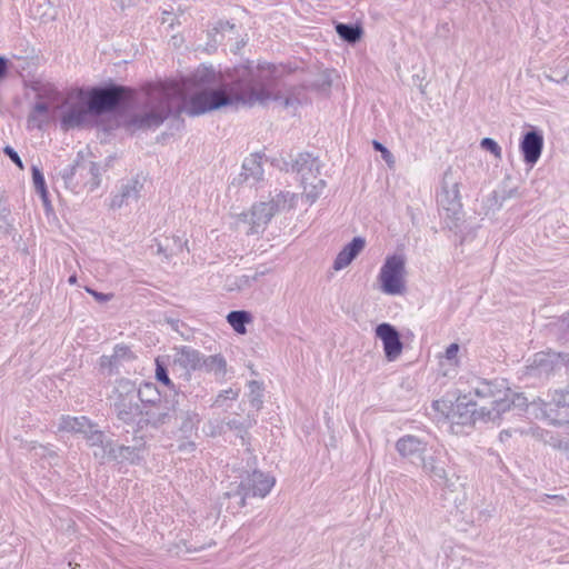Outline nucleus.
I'll return each instance as SVG.
<instances>
[{
    "mask_svg": "<svg viewBox=\"0 0 569 569\" xmlns=\"http://www.w3.org/2000/svg\"><path fill=\"white\" fill-rule=\"evenodd\" d=\"M274 70L270 63L240 68L236 81L229 87L197 96L192 100L191 113H207L224 107H252L269 101L280 102L286 109H297L309 102L308 88L303 84L279 89Z\"/></svg>",
    "mask_w": 569,
    "mask_h": 569,
    "instance_id": "nucleus-1",
    "label": "nucleus"
},
{
    "mask_svg": "<svg viewBox=\"0 0 569 569\" xmlns=\"http://www.w3.org/2000/svg\"><path fill=\"white\" fill-rule=\"evenodd\" d=\"M469 399L475 397L477 400L478 416H481V420L496 421L501 416L509 411L512 407H525L527 406V399L520 395L513 392L503 379L487 380L482 378H475L469 385Z\"/></svg>",
    "mask_w": 569,
    "mask_h": 569,
    "instance_id": "nucleus-2",
    "label": "nucleus"
},
{
    "mask_svg": "<svg viewBox=\"0 0 569 569\" xmlns=\"http://www.w3.org/2000/svg\"><path fill=\"white\" fill-rule=\"evenodd\" d=\"M180 90L177 86L157 84L148 90L147 109L133 114L129 126L133 129L148 130L160 127L172 112L171 100Z\"/></svg>",
    "mask_w": 569,
    "mask_h": 569,
    "instance_id": "nucleus-3",
    "label": "nucleus"
},
{
    "mask_svg": "<svg viewBox=\"0 0 569 569\" xmlns=\"http://www.w3.org/2000/svg\"><path fill=\"white\" fill-rule=\"evenodd\" d=\"M88 151H78L73 163L60 171L64 186L73 192L83 188L92 192L101 184L100 166L88 159Z\"/></svg>",
    "mask_w": 569,
    "mask_h": 569,
    "instance_id": "nucleus-4",
    "label": "nucleus"
},
{
    "mask_svg": "<svg viewBox=\"0 0 569 569\" xmlns=\"http://www.w3.org/2000/svg\"><path fill=\"white\" fill-rule=\"evenodd\" d=\"M250 66H253L250 63ZM243 66H239L234 68L233 73L230 77V80L228 81H221L220 76L216 73V71L212 68L209 67H199L194 70V72L186 79V83L190 84L194 88L200 89L198 92L192 94L188 100L184 101L182 110L190 117H198L202 113H191L192 112V100L202 93L212 92L216 90H220L221 88H227L230 84H232L237 79V72L240 68ZM244 67H249V64H246Z\"/></svg>",
    "mask_w": 569,
    "mask_h": 569,
    "instance_id": "nucleus-5",
    "label": "nucleus"
},
{
    "mask_svg": "<svg viewBox=\"0 0 569 569\" xmlns=\"http://www.w3.org/2000/svg\"><path fill=\"white\" fill-rule=\"evenodd\" d=\"M292 169L300 174L301 184L303 186V193L306 198L312 203L315 202L326 187V181L320 176L319 160L310 153H300L293 164Z\"/></svg>",
    "mask_w": 569,
    "mask_h": 569,
    "instance_id": "nucleus-6",
    "label": "nucleus"
},
{
    "mask_svg": "<svg viewBox=\"0 0 569 569\" xmlns=\"http://www.w3.org/2000/svg\"><path fill=\"white\" fill-rule=\"evenodd\" d=\"M274 483V477L254 470L241 480L236 491H229L226 496L233 500V508L238 510L246 506L248 497L264 498L271 491Z\"/></svg>",
    "mask_w": 569,
    "mask_h": 569,
    "instance_id": "nucleus-7",
    "label": "nucleus"
},
{
    "mask_svg": "<svg viewBox=\"0 0 569 569\" xmlns=\"http://www.w3.org/2000/svg\"><path fill=\"white\" fill-rule=\"evenodd\" d=\"M406 257L402 253L388 256L380 268L378 281L380 290L390 296L402 295L406 290Z\"/></svg>",
    "mask_w": 569,
    "mask_h": 569,
    "instance_id": "nucleus-8",
    "label": "nucleus"
},
{
    "mask_svg": "<svg viewBox=\"0 0 569 569\" xmlns=\"http://www.w3.org/2000/svg\"><path fill=\"white\" fill-rule=\"evenodd\" d=\"M113 411L119 420L130 425L138 423L142 406L137 400L136 386L129 380H121L114 389Z\"/></svg>",
    "mask_w": 569,
    "mask_h": 569,
    "instance_id": "nucleus-9",
    "label": "nucleus"
},
{
    "mask_svg": "<svg viewBox=\"0 0 569 569\" xmlns=\"http://www.w3.org/2000/svg\"><path fill=\"white\" fill-rule=\"evenodd\" d=\"M460 182L459 172L452 167L447 168L442 176L440 191L437 194V202L439 208L446 212V217L450 219H458L462 210Z\"/></svg>",
    "mask_w": 569,
    "mask_h": 569,
    "instance_id": "nucleus-10",
    "label": "nucleus"
},
{
    "mask_svg": "<svg viewBox=\"0 0 569 569\" xmlns=\"http://www.w3.org/2000/svg\"><path fill=\"white\" fill-rule=\"evenodd\" d=\"M130 90L122 86L110 84L90 90L88 94V108L93 114L114 110L128 98Z\"/></svg>",
    "mask_w": 569,
    "mask_h": 569,
    "instance_id": "nucleus-11",
    "label": "nucleus"
},
{
    "mask_svg": "<svg viewBox=\"0 0 569 569\" xmlns=\"http://www.w3.org/2000/svg\"><path fill=\"white\" fill-rule=\"evenodd\" d=\"M435 410L440 411L452 425H468L481 419L473 413L478 411L477 402L468 399V396L459 397L455 405H447L445 400H436L432 403Z\"/></svg>",
    "mask_w": 569,
    "mask_h": 569,
    "instance_id": "nucleus-12",
    "label": "nucleus"
},
{
    "mask_svg": "<svg viewBox=\"0 0 569 569\" xmlns=\"http://www.w3.org/2000/svg\"><path fill=\"white\" fill-rule=\"evenodd\" d=\"M177 410L168 400H159L151 405L142 406V412L138 425L142 427L160 428L170 425L176 418Z\"/></svg>",
    "mask_w": 569,
    "mask_h": 569,
    "instance_id": "nucleus-13",
    "label": "nucleus"
},
{
    "mask_svg": "<svg viewBox=\"0 0 569 569\" xmlns=\"http://www.w3.org/2000/svg\"><path fill=\"white\" fill-rule=\"evenodd\" d=\"M542 416L551 425L561 426L569 422V391L555 390L549 401H541Z\"/></svg>",
    "mask_w": 569,
    "mask_h": 569,
    "instance_id": "nucleus-14",
    "label": "nucleus"
},
{
    "mask_svg": "<svg viewBox=\"0 0 569 569\" xmlns=\"http://www.w3.org/2000/svg\"><path fill=\"white\" fill-rule=\"evenodd\" d=\"M447 467V453L440 450L435 451V453L429 457L422 458L421 468L423 473L438 486L445 487L448 485Z\"/></svg>",
    "mask_w": 569,
    "mask_h": 569,
    "instance_id": "nucleus-15",
    "label": "nucleus"
},
{
    "mask_svg": "<svg viewBox=\"0 0 569 569\" xmlns=\"http://www.w3.org/2000/svg\"><path fill=\"white\" fill-rule=\"evenodd\" d=\"M376 336L382 341L387 360H397L403 349V345L397 329L392 325L383 322L377 326Z\"/></svg>",
    "mask_w": 569,
    "mask_h": 569,
    "instance_id": "nucleus-16",
    "label": "nucleus"
},
{
    "mask_svg": "<svg viewBox=\"0 0 569 569\" xmlns=\"http://www.w3.org/2000/svg\"><path fill=\"white\" fill-rule=\"evenodd\" d=\"M201 359L202 353L199 350L181 346L176 348L173 366L182 371L186 380H190L192 372L201 371Z\"/></svg>",
    "mask_w": 569,
    "mask_h": 569,
    "instance_id": "nucleus-17",
    "label": "nucleus"
},
{
    "mask_svg": "<svg viewBox=\"0 0 569 569\" xmlns=\"http://www.w3.org/2000/svg\"><path fill=\"white\" fill-rule=\"evenodd\" d=\"M560 358L561 353L538 352L527 366V375L536 378L549 377L559 365Z\"/></svg>",
    "mask_w": 569,
    "mask_h": 569,
    "instance_id": "nucleus-18",
    "label": "nucleus"
},
{
    "mask_svg": "<svg viewBox=\"0 0 569 569\" xmlns=\"http://www.w3.org/2000/svg\"><path fill=\"white\" fill-rule=\"evenodd\" d=\"M523 161L531 168L538 162L543 149V136L537 130L528 131L520 141Z\"/></svg>",
    "mask_w": 569,
    "mask_h": 569,
    "instance_id": "nucleus-19",
    "label": "nucleus"
},
{
    "mask_svg": "<svg viewBox=\"0 0 569 569\" xmlns=\"http://www.w3.org/2000/svg\"><path fill=\"white\" fill-rule=\"evenodd\" d=\"M273 216L274 214L272 208L268 207L266 202H259L257 204H253L250 212L243 214L244 222H248L250 224L246 233H259L264 229V227L269 223Z\"/></svg>",
    "mask_w": 569,
    "mask_h": 569,
    "instance_id": "nucleus-20",
    "label": "nucleus"
},
{
    "mask_svg": "<svg viewBox=\"0 0 569 569\" xmlns=\"http://www.w3.org/2000/svg\"><path fill=\"white\" fill-rule=\"evenodd\" d=\"M143 446L116 445L112 441L106 443V458L117 462L137 463L142 459Z\"/></svg>",
    "mask_w": 569,
    "mask_h": 569,
    "instance_id": "nucleus-21",
    "label": "nucleus"
},
{
    "mask_svg": "<svg viewBox=\"0 0 569 569\" xmlns=\"http://www.w3.org/2000/svg\"><path fill=\"white\" fill-rule=\"evenodd\" d=\"M142 183L137 179L132 178L123 182L119 191L111 198L110 208L120 209L124 204H129L132 201H137L140 197Z\"/></svg>",
    "mask_w": 569,
    "mask_h": 569,
    "instance_id": "nucleus-22",
    "label": "nucleus"
},
{
    "mask_svg": "<svg viewBox=\"0 0 569 569\" xmlns=\"http://www.w3.org/2000/svg\"><path fill=\"white\" fill-rule=\"evenodd\" d=\"M396 450L403 459L421 457L427 450V442L413 435H405L396 441Z\"/></svg>",
    "mask_w": 569,
    "mask_h": 569,
    "instance_id": "nucleus-23",
    "label": "nucleus"
},
{
    "mask_svg": "<svg viewBox=\"0 0 569 569\" xmlns=\"http://www.w3.org/2000/svg\"><path fill=\"white\" fill-rule=\"evenodd\" d=\"M366 241L361 237H355L348 244H346L337 254L332 268L336 271L342 270L348 267L352 260L362 251Z\"/></svg>",
    "mask_w": 569,
    "mask_h": 569,
    "instance_id": "nucleus-24",
    "label": "nucleus"
},
{
    "mask_svg": "<svg viewBox=\"0 0 569 569\" xmlns=\"http://www.w3.org/2000/svg\"><path fill=\"white\" fill-rule=\"evenodd\" d=\"M269 269H257L251 273L241 276H231L227 278V288L229 291H242L249 289L256 283L261 277L266 276Z\"/></svg>",
    "mask_w": 569,
    "mask_h": 569,
    "instance_id": "nucleus-25",
    "label": "nucleus"
},
{
    "mask_svg": "<svg viewBox=\"0 0 569 569\" xmlns=\"http://www.w3.org/2000/svg\"><path fill=\"white\" fill-rule=\"evenodd\" d=\"M241 177L243 181L256 183L263 177V169L261 164V157L259 154H251L246 158L242 163Z\"/></svg>",
    "mask_w": 569,
    "mask_h": 569,
    "instance_id": "nucleus-26",
    "label": "nucleus"
},
{
    "mask_svg": "<svg viewBox=\"0 0 569 569\" xmlns=\"http://www.w3.org/2000/svg\"><path fill=\"white\" fill-rule=\"evenodd\" d=\"M89 112L88 104H73L62 116L61 123L66 128L79 127L86 122Z\"/></svg>",
    "mask_w": 569,
    "mask_h": 569,
    "instance_id": "nucleus-27",
    "label": "nucleus"
},
{
    "mask_svg": "<svg viewBox=\"0 0 569 569\" xmlns=\"http://www.w3.org/2000/svg\"><path fill=\"white\" fill-rule=\"evenodd\" d=\"M201 371L212 373L217 377H224L227 372V360L222 355H202Z\"/></svg>",
    "mask_w": 569,
    "mask_h": 569,
    "instance_id": "nucleus-28",
    "label": "nucleus"
},
{
    "mask_svg": "<svg viewBox=\"0 0 569 569\" xmlns=\"http://www.w3.org/2000/svg\"><path fill=\"white\" fill-rule=\"evenodd\" d=\"M252 315L246 310H233L227 315V321L239 335L247 332L246 325L252 322Z\"/></svg>",
    "mask_w": 569,
    "mask_h": 569,
    "instance_id": "nucleus-29",
    "label": "nucleus"
},
{
    "mask_svg": "<svg viewBox=\"0 0 569 569\" xmlns=\"http://www.w3.org/2000/svg\"><path fill=\"white\" fill-rule=\"evenodd\" d=\"M88 420L89 419L84 416H62L60 418L58 429L59 431L80 433V431H84V429L88 428Z\"/></svg>",
    "mask_w": 569,
    "mask_h": 569,
    "instance_id": "nucleus-30",
    "label": "nucleus"
},
{
    "mask_svg": "<svg viewBox=\"0 0 569 569\" xmlns=\"http://www.w3.org/2000/svg\"><path fill=\"white\" fill-rule=\"evenodd\" d=\"M295 194L289 191H279L272 199L268 202V207L272 208L273 214L279 211L291 209L293 207Z\"/></svg>",
    "mask_w": 569,
    "mask_h": 569,
    "instance_id": "nucleus-31",
    "label": "nucleus"
},
{
    "mask_svg": "<svg viewBox=\"0 0 569 569\" xmlns=\"http://www.w3.org/2000/svg\"><path fill=\"white\" fill-rule=\"evenodd\" d=\"M239 27L233 20L218 18L211 22V30L208 36H223L224 33H239Z\"/></svg>",
    "mask_w": 569,
    "mask_h": 569,
    "instance_id": "nucleus-32",
    "label": "nucleus"
},
{
    "mask_svg": "<svg viewBox=\"0 0 569 569\" xmlns=\"http://www.w3.org/2000/svg\"><path fill=\"white\" fill-rule=\"evenodd\" d=\"M136 392L137 400L141 402V406L161 400L159 391L152 383H144L140 389H136Z\"/></svg>",
    "mask_w": 569,
    "mask_h": 569,
    "instance_id": "nucleus-33",
    "label": "nucleus"
},
{
    "mask_svg": "<svg viewBox=\"0 0 569 569\" xmlns=\"http://www.w3.org/2000/svg\"><path fill=\"white\" fill-rule=\"evenodd\" d=\"M540 437L550 447L569 453V437L560 438L559 436H555L549 431H541Z\"/></svg>",
    "mask_w": 569,
    "mask_h": 569,
    "instance_id": "nucleus-34",
    "label": "nucleus"
},
{
    "mask_svg": "<svg viewBox=\"0 0 569 569\" xmlns=\"http://www.w3.org/2000/svg\"><path fill=\"white\" fill-rule=\"evenodd\" d=\"M31 171H32V180H33L34 188H36L37 192L41 196V199L43 200V202L47 204L48 203V190L46 187L44 177H43L41 170L37 166H32Z\"/></svg>",
    "mask_w": 569,
    "mask_h": 569,
    "instance_id": "nucleus-35",
    "label": "nucleus"
},
{
    "mask_svg": "<svg viewBox=\"0 0 569 569\" xmlns=\"http://www.w3.org/2000/svg\"><path fill=\"white\" fill-rule=\"evenodd\" d=\"M109 440H106L104 433L97 428L93 432H90V436L88 437V443L91 447H100L101 453L94 452V457H100L101 459H104L107 453H104L106 450V443Z\"/></svg>",
    "mask_w": 569,
    "mask_h": 569,
    "instance_id": "nucleus-36",
    "label": "nucleus"
},
{
    "mask_svg": "<svg viewBox=\"0 0 569 569\" xmlns=\"http://www.w3.org/2000/svg\"><path fill=\"white\" fill-rule=\"evenodd\" d=\"M338 36H363V28L360 22L342 23L338 22L335 26Z\"/></svg>",
    "mask_w": 569,
    "mask_h": 569,
    "instance_id": "nucleus-37",
    "label": "nucleus"
},
{
    "mask_svg": "<svg viewBox=\"0 0 569 569\" xmlns=\"http://www.w3.org/2000/svg\"><path fill=\"white\" fill-rule=\"evenodd\" d=\"M176 20H177V16L173 12V10L164 9L161 12L159 32L167 33L170 30H172L174 27Z\"/></svg>",
    "mask_w": 569,
    "mask_h": 569,
    "instance_id": "nucleus-38",
    "label": "nucleus"
},
{
    "mask_svg": "<svg viewBox=\"0 0 569 569\" xmlns=\"http://www.w3.org/2000/svg\"><path fill=\"white\" fill-rule=\"evenodd\" d=\"M113 359H116L117 363L120 365L123 361H130L134 359L133 352L130 348L123 343L116 345L113 348Z\"/></svg>",
    "mask_w": 569,
    "mask_h": 569,
    "instance_id": "nucleus-39",
    "label": "nucleus"
},
{
    "mask_svg": "<svg viewBox=\"0 0 569 569\" xmlns=\"http://www.w3.org/2000/svg\"><path fill=\"white\" fill-rule=\"evenodd\" d=\"M156 366L157 380L167 387H173L172 381L169 378L167 368L162 363H160L159 359L156 360Z\"/></svg>",
    "mask_w": 569,
    "mask_h": 569,
    "instance_id": "nucleus-40",
    "label": "nucleus"
},
{
    "mask_svg": "<svg viewBox=\"0 0 569 569\" xmlns=\"http://www.w3.org/2000/svg\"><path fill=\"white\" fill-rule=\"evenodd\" d=\"M480 146L491 152L496 158H501V147L491 138H483L480 142Z\"/></svg>",
    "mask_w": 569,
    "mask_h": 569,
    "instance_id": "nucleus-41",
    "label": "nucleus"
},
{
    "mask_svg": "<svg viewBox=\"0 0 569 569\" xmlns=\"http://www.w3.org/2000/svg\"><path fill=\"white\" fill-rule=\"evenodd\" d=\"M373 149L377 151H380L382 159L389 164L395 163V159L392 153L379 141L373 140L372 141Z\"/></svg>",
    "mask_w": 569,
    "mask_h": 569,
    "instance_id": "nucleus-42",
    "label": "nucleus"
},
{
    "mask_svg": "<svg viewBox=\"0 0 569 569\" xmlns=\"http://www.w3.org/2000/svg\"><path fill=\"white\" fill-rule=\"evenodd\" d=\"M46 121H47V118H43L42 116L37 114L32 111L30 112V114L28 117V126L30 128L42 129V126Z\"/></svg>",
    "mask_w": 569,
    "mask_h": 569,
    "instance_id": "nucleus-43",
    "label": "nucleus"
},
{
    "mask_svg": "<svg viewBox=\"0 0 569 569\" xmlns=\"http://www.w3.org/2000/svg\"><path fill=\"white\" fill-rule=\"evenodd\" d=\"M238 397H239V391L233 390L232 388H229L227 390L221 391L218 395V397L216 399V405H221V401L224 399L236 400Z\"/></svg>",
    "mask_w": 569,
    "mask_h": 569,
    "instance_id": "nucleus-44",
    "label": "nucleus"
},
{
    "mask_svg": "<svg viewBox=\"0 0 569 569\" xmlns=\"http://www.w3.org/2000/svg\"><path fill=\"white\" fill-rule=\"evenodd\" d=\"M547 500H552L559 507H563L566 505V498L559 495H542L538 498V501L546 502Z\"/></svg>",
    "mask_w": 569,
    "mask_h": 569,
    "instance_id": "nucleus-45",
    "label": "nucleus"
},
{
    "mask_svg": "<svg viewBox=\"0 0 569 569\" xmlns=\"http://www.w3.org/2000/svg\"><path fill=\"white\" fill-rule=\"evenodd\" d=\"M3 152L20 168L23 169V163L18 152L10 146L4 147Z\"/></svg>",
    "mask_w": 569,
    "mask_h": 569,
    "instance_id": "nucleus-46",
    "label": "nucleus"
},
{
    "mask_svg": "<svg viewBox=\"0 0 569 569\" xmlns=\"http://www.w3.org/2000/svg\"><path fill=\"white\" fill-rule=\"evenodd\" d=\"M459 345L458 343H451L447 347L446 349V352H445V357L447 360L449 361H455L457 362V355L459 352Z\"/></svg>",
    "mask_w": 569,
    "mask_h": 569,
    "instance_id": "nucleus-47",
    "label": "nucleus"
},
{
    "mask_svg": "<svg viewBox=\"0 0 569 569\" xmlns=\"http://www.w3.org/2000/svg\"><path fill=\"white\" fill-rule=\"evenodd\" d=\"M187 416V422L182 425L181 429L183 431H188V430H191L196 423L199 422V419H198V415L194 413V412H187L186 413Z\"/></svg>",
    "mask_w": 569,
    "mask_h": 569,
    "instance_id": "nucleus-48",
    "label": "nucleus"
},
{
    "mask_svg": "<svg viewBox=\"0 0 569 569\" xmlns=\"http://www.w3.org/2000/svg\"><path fill=\"white\" fill-rule=\"evenodd\" d=\"M116 359H113V356H102L100 358V367L101 368H108L109 370H112L113 368L118 367Z\"/></svg>",
    "mask_w": 569,
    "mask_h": 569,
    "instance_id": "nucleus-49",
    "label": "nucleus"
},
{
    "mask_svg": "<svg viewBox=\"0 0 569 569\" xmlns=\"http://www.w3.org/2000/svg\"><path fill=\"white\" fill-rule=\"evenodd\" d=\"M87 292H89L99 302H107L112 298V295L98 292L90 288H87Z\"/></svg>",
    "mask_w": 569,
    "mask_h": 569,
    "instance_id": "nucleus-50",
    "label": "nucleus"
},
{
    "mask_svg": "<svg viewBox=\"0 0 569 569\" xmlns=\"http://www.w3.org/2000/svg\"><path fill=\"white\" fill-rule=\"evenodd\" d=\"M32 112L37 113V114H40L42 116L43 118H47L48 116V112H49V107L47 103L44 102H37L33 108H32Z\"/></svg>",
    "mask_w": 569,
    "mask_h": 569,
    "instance_id": "nucleus-51",
    "label": "nucleus"
},
{
    "mask_svg": "<svg viewBox=\"0 0 569 569\" xmlns=\"http://www.w3.org/2000/svg\"><path fill=\"white\" fill-rule=\"evenodd\" d=\"M227 426L231 430H236L238 432L246 431L247 427L243 426V423L237 419H231L227 422Z\"/></svg>",
    "mask_w": 569,
    "mask_h": 569,
    "instance_id": "nucleus-52",
    "label": "nucleus"
},
{
    "mask_svg": "<svg viewBox=\"0 0 569 569\" xmlns=\"http://www.w3.org/2000/svg\"><path fill=\"white\" fill-rule=\"evenodd\" d=\"M94 430H97V425L88 420V428H86L84 431H80V433L83 435L84 439L88 441L90 432H93Z\"/></svg>",
    "mask_w": 569,
    "mask_h": 569,
    "instance_id": "nucleus-53",
    "label": "nucleus"
},
{
    "mask_svg": "<svg viewBox=\"0 0 569 569\" xmlns=\"http://www.w3.org/2000/svg\"><path fill=\"white\" fill-rule=\"evenodd\" d=\"M7 60L0 56V79L4 78L7 73Z\"/></svg>",
    "mask_w": 569,
    "mask_h": 569,
    "instance_id": "nucleus-54",
    "label": "nucleus"
},
{
    "mask_svg": "<svg viewBox=\"0 0 569 569\" xmlns=\"http://www.w3.org/2000/svg\"><path fill=\"white\" fill-rule=\"evenodd\" d=\"M342 39L351 44H355L358 40H360V38H342Z\"/></svg>",
    "mask_w": 569,
    "mask_h": 569,
    "instance_id": "nucleus-55",
    "label": "nucleus"
},
{
    "mask_svg": "<svg viewBox=\"0 0 569 569\" xmlns=\"http://www.w3.org/2000/svg\"><path fill=\"white\" fill-rule=\"evenodd\" d=\"M261 402H262V401H261V399H260V398H256V397H254V398L252 399V405H253V406H256V407H259V406L261 405Z\"/></svg>",
    "mask_w": 569,
    "mask_h": 569,
    "instance_id": "nucleus-56",
    "label": "nucleus"
},
{
    "mask_svg": "<svg viewBox=\"0 0 569 569\" xmlns=\"http://www.w3.org/2000/svg\"><path fill=\"white\" fill-rule=\"evenodd\" d=\"M68 281H69V283L73 284V283L77 282V277L76 276H71Z\"/></svg>",
    "mask_w": 569,
    "mask_h": 569,
    "instance_id": "nucleus-57",
    "label": "nucleus"
},
{
    "mask_svg": "<svg viewBox=\"0 0 569 569\" xmlns=\"http://www.w3.org/2000/svg\"><path fill=\"white\" fill-rule=\"evenodd\" d=\"M250 387L252 388V392L254 391L253 388L257 387L258 388V383L257 381H251L250 382Z\"/></svg>",
    "mask_w": 569,
    "mask_h": 569,
    "instance_id": "nucleus-58",
    "label": "nucleus"
}]
</instances>
